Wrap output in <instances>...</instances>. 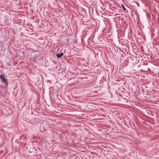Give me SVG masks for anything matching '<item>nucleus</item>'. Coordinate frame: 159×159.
I'll use <instances>...</instances> for the list:
<instances>
[{
	"mask_svg": "<svg viewBox=\"0 0 159 159\" xmlns=\"http://www.w3.org/2000/svg\"><path fill=\"white\" fill-rule=\"evenodd\" d=\"M63 52H61L60 54L57 53L56 54V56L58 58H60L63 56Z\"/></svg>",
	"mask_w": 159,
	"mask_h": 159,
	"instance_id": "7ed1b4c3",
	"label": "nucleus"
},
{
	"mask_svg": "<svg viewBox=\"0 0 159 159\" xmlns=\"http://www.w3.org/2000/svg\"><path fill=\"white\" fill-rule=\"evenodd\" d=\"M50 125L46 122H44L40 126V130L41 131L47 130L50 129Z\"/></svg>",
	"mask_w": 159,
	"mask_h": 159,
	"instance_id": "f257e3e1",
	"label": "nucleus"
},
{
	"mask_svg": "<svg viewBox=\"0 0 159 159\" xmlns=\"http://www.w3.org/2000/svg\"><path fill=\"white\" fill-rule=\"evenodd\" d=\"M105 62L108 65V63L109 62V61L108 59L107 58L106 59Z\"/></svg>",
	"mask_w": 159,
	"mask_h": 159,
	"instance_id": "20e7f679",
	"label": "nucleus"
},
{
	"mask_svg": "<svg viewBox=\"0 0 159 159\" xmlns=\"http://www.w3.org/2000/svg\"><path fill=\"white\" fill-rule=\"evenodd\" d=\"M122 7H123V8L124 9H125V7H124V6L123 5H122Z\"/></svg>",
	"mask_w": 159,
	"mask_h": 159,
	"instance_id": "39448f33",
	"label": "nucleus"
},
{
	"mask_svg": "<svg viewBox=\"0 0 159 159\" xmlns=\"http://www.w3.org/2000/svg\"><path fill=\"white\" fill-rule=\"evenodd\" d=\"M0 79L6 85V86L8 85L7 80L6 79L3 74L0 75Z\"/></svg>",
	"mask_w": 159,
	"mask_h": 159,
	"instance_id": "f03ea898",
	"label": "nucleus"
},
{
	"mask_svg": "<svg viewBox=\"0 0 159 159\" xmlns=\"http://www.w3.org/2000/svg\"><path fill=\"white\" fill-rule=\"evenodd\" d=\"M111 9H110V12H111Z\"/></svg>",
	"mask_w": 159,
	"mask_h": 159,
	"instance_id": "423d86ee",
	"label": "nucleus"
}]
</instances>
